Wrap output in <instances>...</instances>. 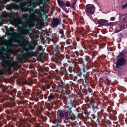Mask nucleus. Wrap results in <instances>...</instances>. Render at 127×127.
I'll return each instance as SVG.
<instances>
[{
	"instance_id": "obj_10",
	"label": "nucleus",
	"mask_w": 127,
	"mask_h": 127,
	"mask_svg": "<svg viewBox=\"0 0 127 127\" xmlns=\"http://www.w3.org/2000/svg\"><path fill=\"white\" fill-rule=\"evenodd\" d=\"M21 8L19 5H15L14 2L11 3L10 4L7 5L6 8L8 10L11 11L12 9L15 10L19 9Z\"/></svg>"
},
{
	"instance_id": "obj_14",
	"label": "nucleus",
	"mask_w": 127,
	"mask_h": 127,
	"mask_svg": "<svg viewBox=\"0 0 127 127\" xmlns=\"http://www.w3.org/2000/svg\"><path fill=\"white\" fill-rule=\"evenodd\" d=\"M30 50V48L29 45H27L24 47L22 52L24 53H28L29 52Z\"/></svg>"
},
{
	"instance_id": "obj_40",
	"label": "nucleus",
	"mask_w": 127,
	"mask_h": 127,
	"mask_svg": "<svg viewBox=\"0 0 127 127\" xmlns=\"http://www.w3.org/2000/svg\"><path fill=\"white\" fill-rule=\"evenodd\" d=\"M84 29L83 27H81L79 29V31L80 32L81 34H83L84 33H83V32H84Z\"/></svg>"
},
{
	"instance_id": "obj_27",
	"label": "nucleus",
	"mask_w": 127,
	"mask_h": 127,
	"mask_svg": "<svg viewBox=\"0 0 127 127\" xmlns=\"http://www.w3.org/2000/svg\"><path fill=\"white\" fill-rule=\"evenodd\" d=\"M57 84H58V87H62L63 88V86L64 83L63 82L62 80H61L60 81L57 82Z\"/></svg>"
},
{
	"instance_id": "obj_11",
	"label": "nucleus",
	"mask_w": 127,
	"mask_h": 127,
	"mask_svg": "<svg viewBox=\"0 0 127 127\" xmlns=\"http://www.w3.org/2000/svg\"><path fill=\"white\" fill-rule=\"evenodd\" d=\"M61 21L58 18L53 17L51 21V23L54 27H57L58 24H60Z\"/></svg>"
},
{
	"instance_id": "obj_39",
	"label": "nucleus",
	"mask_w": 127,
	"mask_h": 127,
	"mask_svg": "<svg viewBox=\"0 0 127 127\" xmlns=\"http://www.w3.org/2000/svg\"><path fill=\"white\" fill-rule=\"evenodd\" d=\"M51 86V83L50 84H46L45 87L47 89H50Z\"/></svg>"
},
{
	"instance_id": "obj_59",
	"label": "nucleus",
	"mask_w": 127,
	"mask_h": 127,
	"mask_svg": "<svg viewBox=\"0 0 127 127\" xmlns=\"http://www.w3.org/2000/svg\"><path fill=\"white\" fill-rule=\"evenodd\" d=\"M43 97L44 96L43 95H39V99H42L43 98Z\"/></svg>"
},
{
	"instance_id": "obj_22",
	"label": "nucleus",
	"mask_w": 127,
	"mask_h": 127,
	"mask_svg": "<svg viewBox=\"0 0 127 127\" xmlns=\"http://www.w3.org/2000/svg\"><path fill=\"white\" fill-rule=\"evenodd\" d=\"M17 96L20 98L23 99L24 98V94L21 91H19L17 93Z\"/></svg>"
},
{
	"instance_id": "obj_32",
	"label": "nucleus",
	"mask_w": 127,
	"mask_h": 127,
	"mask_svg": "<svg viewBox=\"0 0 127 127\" xmlns=\"http://www.w3.org/2000/svg\"><path fill=\"white\" fill-rule=\"evenodd\" d=\"M25 83L26 84L30 86H32L33 83L31 80H26Z\"/></svg>"
},
{
	"instance_id": "obj_5",
	"label": "nucleus",
	"mask_w": 127,
	"mask_h": 127,
	"mask_svg": "<svg viewBox=\"0 0 127 127\" xmlns=\"http://www.w3.org/2000/svg\"><path fill=\"white\" fill-rule=\"evenodd\" d=\"M97 23L100 25V27L103 26H113L114 25H116V23L114 22L108 23L107 20L103 19H100L98 20Z\"/></svg>"
},
{
	"instance_id": "obj_34",
	"label": "nucleus",
	"mask_w": 127,
	"mask_h": 127,
	"mask_svg": "<svg viewBox=\"0 0 127 127\" xmlns=\"http://www.w3.org/2000/svg\"><path fill=\"white\" fill-rule=\"evenodd\" d=\"M58 2L59 5L61 7L65 5L64 3L63 0L60 1V0H58Z\"/></svg>"
},
{
	"instance_id": "obj_30",
	"label": "nucleus",
	"mask_w": 127,
	"mask_h": 127,
	"mask_svg": "<svg viewBox=\"0 0 127 127\" xmlns=\"http://www.w3.org/2000/svg\"><path fill=\"white\" fill-rule=\"evenodd\" d=\"M16 20L15 17L10 18L9 19V20L10 24H14Z\"/></svg>"
},
{
	"instance_id": "obj_43",
	"label": "nucleus",
	"mask_w": 127,
	"mask_h": 127,
	"mask_svg": "<svg viewBox=\"0 0 127 127\" xmlns=\"http://www.w3.org/2000/svg\"><path fill=\"white\" fill-rule=\"evenodd\" d=\"M10 29L9 30V33H11L14 32V31H13L14 28L12 27H10Z\"/></svg>"
},
{
	"instance_id": "obj_35",
	"label": "nucleus",
	"mask_w": 127,
	"mask_h": 127,
	"mask_svg": "<svg viewBox=\"0 0 127 127\" xmlns=\"http://www.w3.org/2000/svg\"><path fill=\"white\" fill-rule=\"evenodd\" d=\"M107 110L108 112L110 114L111 113V112H112L113 111L112 110V108L111 106H109L107 108Z\"/></svg>"
},
{
	"instance_id": "obj_38",
	"label": "nucleus",
	"mask_w": 127,
	"mask_h": 127,
	"mask_svg": "<svg viewBox=\"0 0 127 127\" xmlns=\"http://www.w3.org/2000/svg\"><path fill=\"white\" fill-rule=\"evenodd\" d=\"M16 125L18 127H24L22 126L21 123L19 122H18L16 123Z\"/></svg>"
},
{
	"instance_id": "obj_37",
	"label": "nucleus",
	"mask_w": 127,
	"mask_h": 127,
	"mask_svg": "<svg viewBox=\"0 0 127 127\" xmlns=\"http://www.w3.org/2000/svg\"><path fill=\"white\" fill-rule=\"evenodd\" d=\"M58 37H60L61 38L64 39H65L66 38L64 34H60V35L59 34Z\"/></svg>"
},
{
	"instance_id": "obj_6",
	"label": "nucleus",
	"mask_w": 127,
	"mask_h": 127,
	"mask_svg": "<svg viewBox=\"0 0 127 127\" xmlns=\"http://www.w3.org/2000/svg\"><path fill=\"white\" fill-rule=\"evenodd\" d=\"M64 46L62 44H61L59 46L52 47V50L54 54H60V52H64Z\"/></svg>"
},
{
	"instance_id": "obj_13",
	"label": "nucleus",
	"mask_w": 127,
	"mask_h": 127,
	"mask_svg": "<svg viewBox=\"0 0 127 127\" xmlns=\"http://www.w3.org/2000/svg\"><path fill=\"white\" fill-rule=\"evenodd\" d=\"M42 17V16L40 13L37 14V18L36 19L34 20L36 21V24L37 25L40 26V23L42 21V20L41 19Z\"/></svg>"
},
{
	"instance_id": "obj_21",
	"label": "nucleus",
	"mask_w": 127,
	"mask_h": 127,
	"mask_svg": "<svg viewBox=\"0 0 127 127\" xmlns=\"http://www.w3.org/2000/svg\"><path fill=\"white\" fill-rule=\"evenodd\" d=\"M47 118L46 117L44 116H40L39 118V120L40 121V122H44L47 121Z\"/></svg>"
},
{
	"instance_id": "obj_41",
	"label": "nucleus",
	"mask_w": 127,
	"mask_h": 127,
	"mask_svg": "<svg viewBox=\"0 0 127 127\" xmlns=\"http://www.w3.org/2000/svg\"><path fill=\"white\" fill-rule=\"evenodd\" d=\"M64 71L65 72L66 74L69 75V71L68 69H67L65 68L64 67Z\"/></svg>"
},
{
	"instance_id": "obj_20",
	"label": "nucleus",
	"mask_w": 127,
	"mask_h": 127,
	"mask_svg": "<svg viewBox=\"0 0 127 127\" xmlns=\"http://www.w3.org/2000/svg\"><path fill=\"white\" fill-rule=\"evenodd\" d=\"M54 55H55L54 58V60L55 62L57 63H60L61 62L62 58L60 56L56 55V54Z\"/></svg>"
},
{
	"instance_id": "obj_2",
	"label": "nucleus",
	"mask_w": 127,
	"mask_h": 127,
	"mask_svg": "<svg viewBox=\"0 0 127 127\" xmlns=\"http://www.w3.org/2000/svg\"><path fill=\"white\" fill-rule=\"evenodd\" d=\"M58 112L59 113V117L61 119L67 120L71 119L73 120L74 119V118L72 115H71L70 112H68L65 111L61 110H59Z\"/></svg>"
},
{
	"instance_id": "obj_28",
	"label": "nucleus",
	"mask_w": 127,
	"mask_h": 127,
	"mask_svg": "<svg viewBox=\"0 0 127 127\" xmlns=\"http://www.w3.org/2000/svg\"><path fill=\"white\" fill-rule=\"evenodd\" d=\"M66 124H66L65 126L66 127H72L73 126V123L72 121L67 122H65Z\"/></svg>"
},
{
	"instance_id": "obj_8",
	"label": "nucleus",
	"mask_w": 127,
	"mask_h": 127,
	"mask_svg": "<svg viewBox=\"0 0 127 127\" xmlns=\"http://www.w3.org/2000/svg\"><path fill=\"white\" fill-rule=\"evenodd\" d=\"M126 64V61L125 58L123 57L118 59L116 63V67L119 68L120 67L125 65Z\"/></svg>"
},
{
	"instance_id": "obj_19",
	"label": "nucleus",
	"mask_w": 127,
	"mask_h": 127,
	"mask_svg": "<svg viewBox=\"0 0 127 127\" xmlns=\"http://www.w3.org/2000/svg\"><path fill=\"white\" fill-rule=\"evenodd\" d=\"M89 54L92 56V59L93 60L98 55V53L97 51H94L90 52Z\"/></svg>"
},
{
	"instance_id": "obj_33",
	"label": "nucleus",
	"mask_w": 127,
	"mask_h": 127,
	"mask_svg": "<svg viewBox=\"0 0 127 127\" xmlns=\"http://www.w3.org/2000/svg\"><path fill=\"white\" fill-rule=\"evenodd\" d=\"M39 95L38 94H35L34 95V100L36 101H37L39 100Z\"/></svg>"
},
{
	"instance_id": "obj_49",
	"label": "nucleus",
	"mask_w": 127,
	"mask_h": 127,
	"mask_svg": "<svg viewBox=\"0 0 127 127\" xmlns=\"http://www.w3.org/2000/svg\"><path fill=\"white\" fill-rule=\"evenodd\" d=\"M127 8V2L123 5L122 7V9H124Z\"/></svg>"
},
{
	"instance_id": "obj_52",
	"label": "nucleus",
	"mask_w": 127,
	"mask_h": 127,
	"mask_svg": "<svg viewBox=\"0 0 127 127\" xmlns=\"http://www.w3.org/2000/svg\"><path fill=\"white\" fill-rule=\"evenodd\" d=\"M61 124L55 125H53L52 127H61Z\"/></svg>"
},
{
	"instance_id": "obj_42",
	"label": "nucleus",
	"mask_w": 127,
	"mask_h": 127,
	"mask_svg": "<svg viewBox=\"0 0 127 127\" xmlns=\"http://www.w3.org/2000/svg\"><path fill=\"white\" fill-rule=\"evenodd\" d=\"M65 49H67V51H69V50L70 49H73V47L72 46H68L67 47H65Z\"/></svg>"
},
{
	"instance_id": "obj_16",
	"label": "nucleus",
	"mask_w": 127,
	"mask_h": 127,
	"mask_svg": "<svg viewBox=\"0 0 127 127\" xmlns=\"http://www.w3.org/2000/svg\"><path fill=\"white\" fill-rule=\"evenodd\" d=\"M90 57L89 56H85L83 59V65L85 64H88L90 61Z\"/></svg>"
},
{
	"instance_id": "obj_64",
	"label": "nucleus",
	"mask_w": 127,
	"mask_h": 127,
	"mask_svg": "<svg viewBox=\"0 0 127 127\" xmlns=\"http://www.w3.org/2000/svg\"><path fill=\"white\" fill-rule=\"evenodd\" d=\"M110 84V81L108 80L107 81V84L108 85H109Z\"/></svg>"
},
{
	"instance_id": "obj_61",
	"label": "nucleus",
	"mask_w": 127,
	"mask_h": 127,
	"mask_svg": "<svg viewBox=\"0 0 127 127\" xmlns=\"http://www.w3.org/2000/svg\"><path fill=\"white\" fill-rule=\"evenodd\" d=\"M115 18L114 17H112L110 18V20L111 21H113L114 20Z\"/></svg>"
},
{
	"instance_id": "obj_60",
	"label": "nucleus",
	"mask_w": 127,
	"mask_h": 127,
	"mask_svg": "<svg viewBox=\"0 0 127 127\" xmlns=\"http://www.w3.org/2000/svg\"><path fill=\"white\" fill-rule=\"evenodd\" d=\"M13 93H15V95H16V92H17V90L16 89H14L13 90Z\"/></svg>"
},
{
	"instance_id": "obj_1",
	"label": "nucleus",
	"mask_w": 127,
	"mask_h": 127,
	"mask_svg": "<svg viewBox=\"0 0 127 127\" xmlns=\"http://www.w3.org/2000/svg\"><path fill=\"white\" fill-rule=\"evenodd\" d=\"M25 28L24 25L22 24L21 25L18 26V30L19 32V37H13V35H12V36H10V39L12 40L13 39L18 41L20 43H21L24 41V39L22 36L23 33V30Z\"/></svg>"
},
{
	"instance_id": "obj_62",
	"label": "nucleus",
	"mask_w": 127,
	"mask_h": 127,
	"mask_svg": "<svg viewBox=\"0 0 127 127\" xmlns=\"http://www.w3.org/2000/svg\"><path fill=\"white\" fill-rule=\"evenodd\" d=\"M43 96L44 97L45 99H46L48 98V96H47L46 94H44Z\"/></svg>"
},
{
	"instance_id": "obj_18",
	"label": "nucleus",
	"mask_w": 127,
	"mask_h": 127,
	"mask_svg": "<svg viewBox=\"0 0 127 127\" xmlns=\"http://www.w3.org/2000/svg\"><path fill=\"white\" fill-rule=\"evenodd\" d=\"M50 121L55 124V125L60 124H59L61 122V121L60 120H57L56 119H52L51 118L50 119Z\"/></svg>"
},
{
	"instance_id": "obj_55",
	"label": "nucleus",
	"mask_w": 127,
	"mask_h": 127,
	"mask_svg": "<svg viewBox=\"0 0 127 127\" xmlns=\"http://www.w3.org/2000/svg\"><path fill=\"white\" fill-rule=\"evenodd\" d=\"M92 117H90V118L92 121H93L92 119H94L95 118V117L94 116V115L93 114L92 115Z\"/></svg>"
},
{
	"instance_id": "obj_25",
	"label": "nucleus",
	"mask_w": 127,
	"mask_h": 127,
	"mask_svg": "<svg viewBox=\"0 0 127 127\" xmlns=\"http://www.w3.org/2000/svg\"><path fill=\"white\" fill-rule=\"evenodd\" d=\"M85 114L87 116L89 115L91 113L90 109L89 108H86L83 111Z\"/></svg>"
},
{
	"instance_id": "obj_45",
	"label": "nucleus",
	"mask_w": 127,
	"mask_h": 127,
	"mask_svg": "<svg viewBox=\"0 0 127 127\" xmlns=\"http://www.w3.org/2000/svg\"><path fill=\"white\" fill-rule=\"evenodd\" d=\"M65 5L67 7H69L71 6L70 3H69V2L68 1H67L65 3Z\"/></svg>"
},
{
	"instance_id": "obj_29",
	"label": "nucleus",
	"mask_w": 127,
	"mask_h": 127,
	"mask_svg": "<svg viewBox=\"0 0 127 127\" xmlns=\"http://www.w3.org/2000/svg\"><path fill=\"white\" fill-rule=\"evenodd\" d=\"M66 106L68 108V110L71 111L72 108V103L70 102L67 103L66 105Z\"/></svg>"
},
{
	"instance_id": "obj_57",
	"label": "nucleus",
	"mask_w": 127,
	"mask_h": 127,
	"mask_svg": "<svg viewBox=\"0 0 127 127\" xmlns=\"http://www.w3.org/2000/svg\"><path fill=\"white\" fill-rule=\"evenodd\" d=\"M68 69L69 72L70 73H72L73 72H74V71L71 68H69Z\"/></svg>"
},
{
	"instance_id": "obj_31",
	"label": "nucleus",
	"mask_w": 127,
	"mask_h": 127,
	"mask_svg": "<svg viewBox=\"0 0 127 127\" xmlns=\"http://www.w3.org/2000/svg\"><path fill=\"white\" fill-rule=\"evenodd\" d=\"M30 91L29 89H28L26 91L23 93L24 94V96H28L29 95H30Z\"/></svg>"
},
{
	"instance_id": "obj_54",
	"label": "nucleus",
	"mask_w": 127,
	"mask_h": 127,
	"mask_svg": "<svg viewBox=\"0 0 127 127\" xmlns=\"http://www.w3.org/2000/svg\"><path fill=\"white\" fill-rule=\"evenodd\" d=\"M19 16V15L17 13H16L15 14L14 16V17H15L16 19V18L18 17Z\"/></svg>"
},
{
	"instance_id": "obj_53",
	"label": "nucleus",
	"mask_w": 127,
	"mask_h": 127,
	"mask_svg": "<svg viewBox=\"0 0 127 127\" xmlns=\"http://www.w3.org/2000/svg\"><path fill=\"white\" fill-rule=\"evenodd\" d=\"M92 108L94 109H95L96 108H97L95 104L92 105Z\"/></svg>"
},
{
	"instance_id": "obj_44",
	"label": "nucleus",
	"mask_w": 127,
	"mask_h": 127,
	"mask_svg": "<svg viewBox=\"0 0 127 127\" xmlns=\"http://www.w3.org/2000/svg\"><path fill=\"white\" fill-rule=\"evenodd\" d=\"M49 71V69L48 67H46L44 68V71L45 72L48 73Z\"/></svg>"
},
{
	"instance_id": "obj_50",
	"label": "nucleus",
	"mask_w": 127,
	"mask_h": 127,
	"mask_svg": "<svg viewBox=\"0 0 127 127\" xmlns=\"http://www.w3.org/2000/svg\"><path fill=\"white\" fill-rule=\"evenodd\" d=\"M46 115L47 116L49 117L50 118V119L51 118L50 116L51 115L50 112H47L46 114Z\"/></svg>"
},
{
	"instance_id": "obj_58",
	"label": "nucleus",
	"mask_w": 127,
	"mask_h": 127,
	"mask_svg": "<svg viewBox=\"0 0 127 127\" xmlns=\"http://www.w3.org/2000/svg\"><path fill=\"white\" fill-rule=\"evenodd\" d=\"M74 53L76 54L77 56H79V54L78 51H76Z\"/></svg>"
},
{
	"instance_id": "obj_63",
	"label": "nucleus",
	"mask_w": 127,
	"mask_h": 127,
	"mask_svg": "<svg viewBox=\"0 0 127 127\" xmlns=\"http://www.w3.org/2000/svg\"><path fill=\"white\" fill-rule=\"evenodd\" d=\"M68 58H69V59L68 60V62L70 63L71 62V60L70 57H68Z\"/></svg>"
},
{
	"instance_id": "obj_7",
	"label": "nucleus",
	"mask_w": 127,
	"mask_h": 127,
	"mask_svg": "<svg viewBox=\"0 0 127 127\" xmlns=\"http://www.w3.org/2000/svg\"><path fill=\"white\" fill-rule=\"evenodd\" d=\"M87 8L86 10V12L87 14L92 17V16H90L89 15L93 14H94L95 10L94 6L93 5L91 4L87 5Z\"/></svg>"
},
{
	"instance_id": "obj_47",
	"label": "nucleus",
	"mask_w": 127,
	"mask_h": 127,
	"mask_svg": "<svg viewBox=\"0 0 127 127\" xmlns=\"http://www.w3.org/2000/svg\"><path fill=\"white\" fill-rule=\"evenodd\" d=\"M10 47H11L12 46L11 45L6 46V49L5 51H9L10 49Z\"/></svg>"
},
{
	"instance_id": "obj_4",
	"label": "nucleus",
	"mask_w": 127,
	"mask_h": 127,
	"mask_svg": "<svg viewBox=\"0 0 127 127\" xmlns=\"http://www.w3.org/2000/svg\"><path fill=\"white\" fill-rule=\"evenodd\" d=\"M21 10L22 12L24 13L22 15L23 17V22L24 23H28L30 20V16L29 15L26 16L25 14L29 12V8L27 6L26 8L23 7L21 8Z\"/></svg>"
},
{
	"instance_id": "obj_23",
	"label": "nucleus",
	"mask_w": 127,
	"mask_h": 127,
	"mask_svg": "<svg viewBox=\"0 0 127 127\" xmlns=\"http://www.w3.org/2000/svg\"><path fill=\"white\" fill-rule=\"evenodd\" d=\"M83 77V79L84 78V80H83L82 85L84 88H85L88 87V82L85 79V78Z\"/></svg>"
},
{
	"instance_id": "obj_15",
	"label": "nucleus",
	"mask_w": 127,
	"mask_h": 127,
	"mask_svg": "<svg viewBox=\"0 0 127 127\" xmlns=\"http://www.w3.org/2000/svg\"><path fill=\"white\" fill-rule=\"evenodd\" d=\"M56 98V95L55 94L53 93H50L48 97V100L51 102L52 100H53Z\"/></svg>"
},
{
	"instance_id": "obj_12",
	"label": "nucleus",
	"mask_w": 127,
	"mask_h": 127,
	"mask_svg": "<svg viewBox=\"0 0 127 127\" xmlns=\"http://www.w3.org/2000/svg\"><path fill=\"white\" fill-rule=\"evenodd\" d=\"M59 98L61 100L62 99L63 100L64 103L65 105L70 102L69 101V99L62 94H61L60 95Z\"/></svg>"
},
{
	"instance_id": "obj_9",
	"label": "nucleus",
	"mask_w": 127,
	"mask_h": 127,
	"mask_svg": "<svg viewBox=\"0 0 127 127\" xmlns=\"http://www.w3.org/2000/svg\"><path fill=\"white\" fill-rule=\"evenodd\" d=\"M6 52L5 53H3L1 55L2 57L0 59L2 61L3 64L5 65L7 64V59L8 57V56L10 55V52L9 51H5Z\"/></svg>"
},
{
	"instance_id": "obj_51",
	"label": "nucleus",
	"mask_w": 127,
	"mask_h": 127,
	"mask_svg": "<svg viewBox=\"0 0 127 127\" xmlns=\"http://www.w3.org/2000/svg\"><path fill=\"white\" fill-rule=\"evenodd\" d=\"M83 92L84 93L85 95L87 94L88 93V91L87 90H86L85 89H83Z\"/></svg>"
},
{
	"instance_id": "obj_36",
	"label": "nucleus",
	"mask_w": 127,
	"mask_h": 127,
	"mask_svg": "<svg viewBox=\"0 0 127 127\" xmlns=\"http://www.w3.org/2000/svg\"><path fill=\"white\" fill-rule=\"evenodd\" d=\"M117 114V112L116 111L113 110L112 112H111V113L110 114L111 116H113V117H116L115 115Z\"/></svg>"
},
{
	"instance_id": "obj_56",
	"label": "nucleus",
	"mask_w": 127,
	"mask_h": 127,
	"mask_svg": "<svg viewBox=\"0 0 127 127\" xmlns=\"http://www.w3.org/2000/svg\"><path fill=\"white\" fill-rule=\"evenodd\" d=\"M72 108L73 107H74L75 108H76V104H75L73 103H72Z\"/></svg>"
},
{
	"instance_id": "obj_46",
	"label": "nucleus",
	"mask_w": 127,
	"mask_h": 127,
	"mask_svg": "<svg viewBox=\"0 0 127 127\" xmlns=\"http://www.w3.org/2000/svg\"><path fill=\"white\" fill-rule=\"evenodd\" d=\"M59 32L60 34H63L64 33V30L61 29H60Z\"/></svg>"
},
{
	"instance_id": "obj_24",
	"label": "nucleus",
	"mask_w": 127,
	"mask_h": 127,
	"mask_svg": "<svg viewBox=\"0 0 127 127\" xmlns=\"http://www.w3.org/2000/svg\"><path fill=\"white\" fill-rule=\"evenodd\" d=\"M103 116L104 117L103 120L106 119L107 121H108L110 119H111L110 115L107 113H104L103 114Z\"/></svg>"
},
{
	"instance_id": "obj_17",
	"label": "nucleus",
	"mask_w": 127,
	"mask_h": 127,
	"mask_svg": "<svg viewBox=\"0 0 127 127\" xmlns=\"http://www.w3.org/2000/svg\"><path fill=\"white\" fill-rule=\"evenodd\" d=\"M103 110H102L97 113V115L96 116L97 118L98 119H100L101 120H103L104 117L103 114Z\"/></svg>"
},
{
	"instance_id": "obj_3",
	"label": "nucleus",
	"mask_w": 127,
	"mask_h": 127,
	"mask_svg": "<svg viewBox=\"0 0 127 127\" xmlns=\"http://www.w3.org/2000/svg\"><path fill=\"white\" fill-rule=\"evenodd\" d=\"M83 65L84 66H83L79 67V70L77 74V75L80 77V79L81 80H82L83 79V78H85L87 76V74H83V73H86L88 69V67L85 65V64Z\"/></svg>"
},
{
	"instance_id": "obj_48",
	"label": "nucleus",
	"mask_w": 127,
	"mask_h": 127,
	"mask_svg": "<svg viewBox=\"0 0 127 127\" xmlns=\"http://www.w3.org/2000/svg\"><path fill=\"white\" fill-rule=\"evenodd\" d=\"M10 47H11L12 46L11 45L6 46V49L5 51H9L10 49Z\"/></svg>"
},
{
	"instance_id": "obj_26",
	"label": "nucleus",
	"mask_w": 127,
	"mask_h": 127,
	"mask_svg": "<svg viewBox=\"0 0 127 127\" xmlns=\"http://www.w3.org/2000/svg\"><path fill=\"white\" fill-rule=\"evenodd\" d=\"M51 87L53 90L55 91L58 88V86L56 85L53 82L51 83Z\"/></svg>"
}]
</instances>
